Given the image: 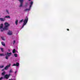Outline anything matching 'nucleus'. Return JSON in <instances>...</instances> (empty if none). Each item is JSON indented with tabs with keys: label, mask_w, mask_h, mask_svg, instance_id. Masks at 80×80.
I'll list each match as a JSON object with an SVG mask.
<instances>
[{
	"label": "nucleus",
	"mask_w": 80,
	"mask_h": 80,
	"mask_svg": "<svg viewBox=\"0 0 80 80\" xmlns=\"http://www.w3.org/2000/svg\"><path fill=\"white\" fill-rule=\"evenodd\" d=\"M12 55V52H7V54H6V55L7 56H8V57H10V56H11Z\"/></svg>",
	"instance_id": "423d86ee"
},
{
	"label": "nucleus",
	"mask_w": 80,
	"mask_h": 80,
	"mask_svg": "<svg viewBox=\"0 0 80 80\" xmlns=\"http://www.w3.org/2000/svg\"><path fill=\"white\" fill-rule=\"evenodd\" d=\"M31 0H29V1H30Z\"/></svg>",
	"instance_id": "f704fd0d"
},
{
	"label": "nucleus",
	"mask_w": 80,
	"mask_h": 80,
	"mask_svg": "<svg viewBox=\"0 0 80 80\" xmlns=\"http://www.w3.org/2000/svg\"><path fill=\"white\" fill-rule=\"evenodd\" d=\"M8 52H10V50L8 49Z\"/></svg>",
	"instance_id": "2f4dec72"
},
{
	"label": "nucleus",
	"mask_w": 80,
	"mask_h": 80,
	"mask_svg": "<svg viewBox=\"0 0 80 80\" xmlns=\"http://www.w3.org/2000/svg\"><path fill=\"white\" fill-rule=\"evenodd\" d=\"M2 71H4V69H2Z\"/></svg>",
	"instance_id": "473e14b6"
},
{
	"label": "nucleus",
	"mask_w": 80,
	"mask_h": 80,
	"mask_svg": "<svg viewBox=\"0 0 80 80\" xmlns=\"http://www.w3.org/2000/svg\"><path fill=\"white\" fill-rule=\"evenodd\" d=\"M3 67H4V66H0V68H3Z\"/></svg>",
	"instance_id": "a878e982"
},
{
	"label": "nucleus",
	"mask_w": 80,
	"mask_h": 80,
	"mask_svg": "<svg viewBox=\"0 0 80 80\" xmlns=\"http://www.w3.org/2000/svg\"><path fill=\"white\" fill-rule=\"evenodd\" d=\"M5 18H10V16H6L5 17Z\"/></svg>",
	"instance_id": "a211bd4d"
},
{
	"label": "nucleus",
	"mask_w": 80,
	"mask_h": 80,
	"mask_svg": "<svg viewBox=\"0 0 80 80\" xmlns=\"http://www.w3.org/2000/svg\"><path fill=\"white\" fill-rule=\"evenodd\" d=\"M5 73H6V72H4L2 73V75H4V76H5Z\"/></svg>",
	"instance_id": "6ab92c4d"
},
{
	"label": "nucleus",
	"mask_w": 80,
	"mask_h": 80,
	"mask_svg": "<svg viewBox=\"0 0 80 80\" xmlns=\"http://www.w3.org/2000/svg\"><path fill=\"white\" fill-rule=\"evenodd\" d=\"M16 52H17V51H16L15 49H14L12 50V52L13 53H15Z\"/></svg>",
	"instance_id": "f8f14e48"
},
{
	"label": "nucleus",
	"mask_w": 80,
	"mask_h": 80,
	"mask_svg": "<svg viewBox=\"0 0 80 80\" xmlns=\"http://www.w3.org/2000/svg\"><path fill=\"white\" fill-rule=\"evenodd\" d=\"M28 17L26 16L25 17L23 21V22L24 23L22 24V26L21 27V28H23L24 27V26L26 25L27 23V22H28Z\"/></svg>",
	"instance_id": "f257e3e1"
},
{
	"label": "nucleus",
	"mask_w": 80,
	"mask_h": 80,
	"mask_svg": "<svg viewBox=\"0 0 80 80\" xmlns=\"http://www.w3.org/2000/svg\"><path fill=\"white\" fill-rule=\"evenodd\" d=\"M15 43V41L14 40L13 42V45H14Z\"/></svg>",
	"instance_id": "cd10ccee"
},
{
	"label": "nucleus",
	"mask_w": 80,
	"mask_h": 80,
	"mask_svg": "<svg viewBox=\"0 0 80 80\" xmlns=\"http://www.w3.org/2000/svg\"><path fill=\"white\" fill-rule=\"evenodd\" d=\"M16 66L17 67H19V63L18 62H17L16 64Z\"/></svg>",
	"instance_id": "dca6fc26"
},
{
	"label": "nucleus",
	"mask_w": 80,
	"mask_h": 80,
	"mask_svg": "<svg viewBox=\"0 0 80 80\" xmlns=\"http://www.w3.org/2000/svg\"><path fill=\"white\" fill-rule=\"evenodd\" d=\"M17 73V70H16L15 72V74H16V73Z\"/></svg>",
	"instance_id": "c756f323"
},
{
	"label": "nucleus",
	"mask_w": 80,
	"mask_h": 80,
	"mask_svg": "<svg viewBox=\"0 0 80 80\" xmlns=\"http://www.w3.org/2000/svg\"><path fill=\"white\" fill-rule=\"evenodd\" d=\"M23 21V19H22L21 20L19 21V23H22Z\"/></svg>",
	"instance_id": "4be33fe9"
},
{
	"label": "nucleus",
	"mask_w": 80,
	"mask_h": 80,
	"mask_svg": "<svg viewBox=\"0 0 80 80\" xmlns=\"http://www.w3.org/2000/svg\"><path fill=\"white\" fill-rule=\"evenodd\" d=\"M18 1L20 2V4L19 6V7L21 8V7H22L23 6V2H24V0H18Z\"/></svg>",
	"instance_id": "7ed1b4c3"
},
{
	"label": "nucleus",
	"mask_w": 80,
	"mask_h": 80,
	"mask_svg": "<svg viewBox=\"0 0 80 80\" xmlns=\"http://www.w3.org/2000/svg\"><path fill=\"white\" fill-rule=\"evenodd\" d=\"M6 12L8 14H9V11L7 9L6 10Z\"/></svg>",
	"instance_id": "412c9836"
},
{
	"label": "nucleus",
	"mask_w": 80,
	"mask_h": 80,
	"mask_svg": "<svg viewBox=\"0 0 80 80\" xmlns=\"http://www.w3.org/2000/svg\"><path fill=\"white\" fill-rule=\"evenodd\" d=\"M1 43L2 44V45H3V46H5V43H4V42H1Z\"/></svg>",
	"instance_id": "2eb2a0df"
},
{
	"label": "nucleus",
	"mask_w": 80,
	"mask_h": 80,
	"mask_svg": "<svg viewBox=\"0 0 80 80\" xmlns=\"http://www.w3.org/2000/svg\"><path fill=\"white\" fill-rule=\"evenodd\" d=\"M8 57H8V56H6V57H5L6 59H7V60H8Z\"/></svg>",
	"instance_id": "aec40b11"
},
{
	"label": "nucleus",
	"mask_w": 80,
	"mask_h": 80,
	"mask_svg": "<svg viewBox=\"0 0 80 80\" xmlns=\"http://www.w3.org/2000/svg\"><path fill=\"white\" fill-rule=\"evenodd\" d=\"M10 65H11V64H9V65H8L5 68L4 70H8V68L10 67Z\"/></svg>",
	"instance_id": "39448f33"
},
{
	"label": "nucleus",
	"mask_w": 80,
	"mask_h": 80,
	"mask_svg": "<svg viewBox=\"0 0 80 80\" xmlns=\"http://www.w3.org/2000/svg\"><path fill=\"white\" fill-rule=\"evenodd\" d=\"M30 8L29 9H26L25 10V11H30Z\"/></svg>",
	"instance_id": "ddd939ff"
},
{
	"label": "nucleus",
	"mask_w": 80,
	"mask_h": 80,
	"mask_svg": "<svg viewBox=\"0 0 80 80\" xmlns=\"http://www.w3.org/2000/svg\"><path fill=\"white\" fill-rule=\"evenodd\" d=\"M5 18H0V21L2 22L5 21Z\"/></svg>",
	"instance_id": "9d476101"
},
{
	"label": "nucleus",
	"mask_w": 80,
	"mask_h": 80,
	"mask_svg": "<svg viewBox=\"0 0 80 80\" xmlns=\"http://www.w3.org/2000/svg\"><path fill=\"white\" fill-rule=\"evenodd\" d=\"M14 56H15V57H17V54H14Z\"/></svg>",
	"instance_id": "bb28decb"
},
{
	"label": "nucleus",
	"mask_w": 80,
	"mask_h": 80,
	"mask_svg": "<svg viewBox=\"0 0 80 80\" xmlns=\"http://www.w3.org/2000/svg\"><path fill=\"white\" fill-rule=\"evenodd\" d=\"M3 25L2 24L0 25V28H3Z\"/></svg>",
	"instance_id": "4468645a"
},
{
	"label": "nucleus",
	"mask_w": 80,
	"mask_h": 80,
	"mask_svg": "<svg viewBox=\"0 0 80 80\" xmlns=\"http://www.w3.org/2000/svg\"><path fill=\"white\" fill-rule=\"evenodd\" d=\"M2 79H3L2 77H1V78H0V80H2Z\"/></svg>",
	"instance_id": "7c9ffc66"
},
{
	"label": "nucleus",
	"mask_w": 80,
	"mask_h": 80,
	"mask_svg": "<svg viewBox=\"0 0 80 80\" xmlns=\"http://www.w3.org/2000/svg\"><path fill=\"white\" fill-rule=\"evenodd\" d=\"M2 56H5V55L3 53H0V57H2Z\"/></svg>",
	"instance_id": "f3484780"
},
{
	"label": "nucleus",
	"mask_w": 80,
	"mask_h": 80,
	"mask_svg": "<svg viewBox=\"0 0 80 80\" xmlns=\"http://www.w3.org/2000/svg\"><path fill=\"white\" fill-rule=\"evenodd\" d=\"M67 30H68V31L69 30V29H68Z\"/></svg>",
	"instance_id": "72a5a7b5"
},
{
	"label": "nucleus",
	"mask_w": 80,
	"mask_h": 80,
	"mask_svg": "<svg viewBox=\"0 0 80 80\" xmlns=\"http://www.w3.org/2000/svg\"><path fill=\"white\" fill-rule=\"evenodd\" d=\"M33 1H31L30 3V6H29V8H31L32 7V5H33Z\"/></svg>",
	"instance_id": "0eeeda50"
},
{
	"label": "nucleus",
	"mask_w": 80,
	"mask_h": 80,
	"mask_svg": "<svg viewBox=\"0 0 80 80\" xmlns=\"http://www.w3.org/2000/svg\"><path fill=\"white\" fill-rule=\"evenodd\" d=\"M12 66H16V64H13Z\"/></svg>",
	"instance_id": "c85d7f7f"
},
{
	"label": "nucleus",
	"mask_w": 80,
	"mask_h": 80,
	"mask_svg": "<svg viewBox=\"0 0 80 80\" xmlns=\"http://www.w3.org/2000/svg\"><path fill=\"white\" fill-rule=\"evenodd\" d=\"M8 34L9 35H12V32L9 31L8 32Z\"/></svg>",
	"instance_id": "6e6552de"
},
{
	"label": "nucleus",
	"mask_w": 80,
	"mask_h": 80,
	"mask_svg": "<svg viewBox=\"0 0 80 80\" xmlns=\"http://www.w3.org/2000/svg\"><path fill=\"white\" fill-rule=\"evenodd\" d=\"M25 6L26 7H27L28 6V3H26L25 5Z\"/></svg>",
	"instance_id": "393cba45"
},
{
	"label": "nucleus",
	"mask_w": 80,
	"mask_h": 80,
	"mask_svg": "<svg viewBox=\"0 0 80 80\" xmlns=\"http://www.w3.org/2000/svg\"><path fill=\"white\" fill-rule=\"evenodd\" d=\"M4 25L5 26V27L3 29H1V32H3V30H7L8 29V27L9 26L10 24H9V23H8V22H6L4 23Z\"/></svg>",
	"instance_id": "f03ea898"
},
{
	"label": "nucleus",
	"mask_w": 80,
	"mask_h": 80,
	"mask_svg": "<svg viewBox=\"0 0 80 80\" xmlns=\"http://www.w3.org/2000/svg\"><path fill=\"white\" fill-rule=\"evenodd\" d=\"M10 75H11L10 74H9L8 75L6 74L4 76V78H6V79H8V78H9V77L10 76Z\"/></svg>",
	"instance_id": "20e7f679"
},
{
	"label": "nucleus",
	"mask_w": 80,
	"mask_h": 80,
	"mask_svg": "<svg viewBox=\"0 0 80 80\" xmlns=\"http://www.w3.org/2000/svg\"><path fill=\"white\" fill-rule=\"evenodd\" d=\"M1 38L2 40L5 41V39L3 37H1Z\"/></svg>",
	"instance_id": "5701e85b"
},
{
	"label": "nucleus",
	"mask_w": 80,
	"mask_h": 80,
	"mask_svg": "<svg viewBox=\"0 0 80 80\" xmlns=\"http://www.w3.org/2000/svg\"><path fill=\"white\" fill-rule=\"evenodd\" d=\"M18 20H16L15 22V23L16 25H18Z\"/></svg>",
	"instance_id": "9b49d317"
},
{
	"label": "nucleus",
	"mask_w": 80,
	"mask_h": 80,
	"mask_svg": "<svg viewBox=\"0 0 80 80\" xmlns=\"http://www.w3.org/2000/svg\"><path fill=\"white\" fill-rule=\"evenodd\" d=\"M1 50L2 51V52H3V48H1Z\"/></svg>",
	"instance_id": "b1692460"
},
{
	"label": "nucleus",
	"mask_w": 80,
	"mask_h": 80,
	"mask_svg": "<svg viewBox=\"0 0 80 80\" xmlns=\"http://www.w3.org/2000/svg\"><path fill=\"white\" fill-rule=\"evenodd\" d=\"M9 72L10 73H13V71L12 69H11L9 71Z\"/></svg>",
	"instance_id": "1a4fd4ad"
}]
</instances>
